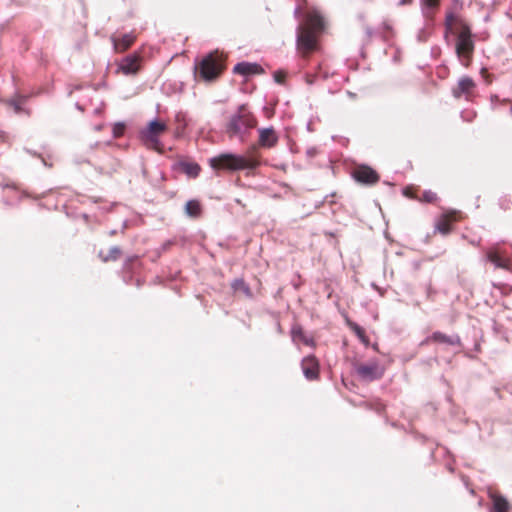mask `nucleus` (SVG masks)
Wrapping results in <instances>:
<instances>
[{
  "instance_id": "obj_1",
  "label": "nucleus",
  "mask_w": 512,
  "mask_h": 512,
  "mask_svg": "<svg viewBox=\"0 0 512 512\" xmlns=\"http://www.w3.org/2000/svg\"><path fill=\"white\" fill-rule=\"evenodd\" d=\"M326 28L322 14L312 9L304 14L297 28L296 49L302 58L308 59L320 49V37Z\"/></svg>"
},
{
  "instance_id": "obj_2",
  "label": "nucleus",
  "mask_w": 512,
  "mask_h": 512,
  "mask_svg": "<svg viewBox=\"0 0 512 512\" xmlns=\"http://www.w3.org/2000/svg\"><path fill=\"white\" fill-rule=\"evenodd\" d=\"M446 29L456 35L455 51L463 66H470L475 44L469 25L458 15L449 12L445 19Z\"/></svg>"
},
{
  "instance_id": "obj_3",
  "label": "nucleus",
  "mask_w": 512,
  "mask_h": 512,
  "mask_svg": "<svg viewBox=\"0 0 512 512\" xmlns=\"http://www.w3.org/2000/svg\"><path fill=\"white\" fill-rule=\"evenodd\" d=\"M212 169L239 171L246 169H255L260 165V154L256 145H252L245 155H236L232 153H222L209 160Z\"/></svg>"
},
{
  "instance_id": "obj_4",
  "label": "nucleus",
  "mask_w": 512,
  "mask_h": 512,
  "mask_svg": "<svg viewBox=\"0 0 512 512\" xmlns=\"http://www.w3.org/2000/svg\"><path fill=\"white\" fill-rule=\"evenodd\" d=\"M225 69V57L214 51L202 58L195 66V77L206 82L217 79Z\"/></svg>"
},
{
  "instance_id": "obj_5",
  "label": "nucleus",
  "mask_w": 512,
  "mask_h": 512,
  "mask_svg": "<svg viewBox=\"0 0 512 512\" xmlns=\"http://www.w3.org/2000/svg\"><path fill=\"white\" fill-rule=\"evenodd\" d=\"M257 125V120L254 115L248 110L245 104L238 108L237 113L232 115L226 124V133L229 138L235 136H242L246 131L254 128Z\"/></svg>"
},
{
  "instance_id": "obj_6",
  "label": "nucleus",
  "mask_w": 512,
  "mask_h": 512,
  "mask_svg": "<svg viewBox=\"0 0 512 512\" xmlns=\"http://www.w3.org/2000/svg\"><path fill=\"white\" fill-rule=\"evenodd\" d=\"M167 131V125L158 120L151 121L147 128L141 132L142 140L145 145L158 152L163 151V146L160 143L159 137Z\"/></svg>"
},
{
  "instance_id": "obj_7",
  "label": "nucleus",
  "mask_w": 512,
  "mask_h": 512,
  "mask_svg": "<svg viewBox=\"0 0 512 512\" xmlns=\"http://www.w3.org/2000/svg\"><path fill=\"white\" fill-rule=\"evenodd\" d=\"M477 84L469 76L461 77L456 85L451 89V93L455 99H465L472 101L476 97Z\"/></svg>"
},
{
  "instance_id": "obj_8",
  "label": "nucleus",
  "mask_w": 512,
  "mask_h": 512,
  "mask_svg": "<svg viewBox=\"0 0 512 512\" xmlns=\"http://www.w3.org/2000/svg\"><path fill=\"white\" fill-rule=\"evenodd\" d=\"M142 56L140 53H133L126 56L119 64L118 71L125 75H135L141 69Z\"/></svg>"
},
{
  "instance_id": "obj_9",
  "label": "nucleus",
  "mask_w": 512,
  "mask_h": 512,
  "mask_svg": "<svg viewBox=\"0 0 512 512\" xmlns=\"http://www.w3.org/2000/svg\"><path fill=\"white\" fill-rule=\"evenodd\" d=\"M353 177L357 182L365 185H374L380 179L379 174L366 165L356 167L353 171Z\"/></svg>"
},
{
  "instance_id": "obj_10",
  "label": "nucleus",
  "mask_w": 512,
  "mask_h": 512,
  "mask_svg": "<svg viewBox=\"0 0 512 512\" xmlns=\"http://www.w3.org/2000/svg\"><path fill=\"white\" fill-rule=\"evenodd\" d=\"M278 142V135L274 128H261L259 129L258 145L263 148H272Z\"/></svg>"
},
{
  "instance_id": "obj_11",
  "label": "nucleus",
  "mask_w": 512,
  "mask_h": 512,
  "mask_svg": "<svg viewBox=\"0 0 512 512\" xmlns=\"http://www.w3.org/2000/svg\"><path fill=\"white\" fill-rule=\"evenodd\" d=\"M302 369L307 379L314 380L319 376V362L314 356H308L303 359Z\"/></svg>"
},
{
  "instance_id": "obj_12",
  "label": "nucleus",
  "mask_w": 512,
  "mask_h": 512,
  "mask_svg": "<svg viewBox=\"0 0 512 512\" xmlns=\"http://www.w3.org/2000/svg\"><path fill=\"white\" fill-rule=\"evenodd\" d=\"M111 40L113 42L115 52L123 53L134 44V42L136 40V36L133 35L132 33H127L119 38L112 36Z\"/></svg>"
},
{
  "instance_id": "obj_13",
  "label": "nucleus",
  "mask_w": 512,
  "mask_h": 512,
  "mask_svg": "<svg viewBox=\"0 0 512 512\" xmlns=\"http://www.w3.org/2000/svg\"><path fill=\"white\" fill-rule=\"evenodd\" d=\"M466 220V215L455 209L445 210L442 213V218L439 224H453L455 222H462Z\"/></svg>"
},
{
  "instance_id": "obj_14",
  "label": "nucleus",
  "mask_w": 512,
  "mask_h": 512,
  "mask_svg": "<svg viewBox=\"0 0 512 512\" xmlns=\"http://www.w3.org/2000/svg\"><path fill=\"white\" fill-rule=\"evenodd\" d=\"M233 71L240 75H252L262 72V68L260 65L255 63L241 62L235 65Z\"/></svg>"
},
{
  "instance_id": "obj_15",
  "label": "nucleus",
  "mask_w": 512,
  "mask_h": 512,
  "mask_svg": "<svg viewBox=\"0 0 512 512\" xmlns=\"http://www.w3.org/2000/svg\"><path fill=\"white\" fill-rule=\"evenodd\" d=\"M184 212L187 216L197 219L203 214V206L199 200L192 199L186 202Z\"/></svg>"
},
{
  "instance_id": "obj_16",
  "label": "nucleus",
  "mask_w": 512,
  "mask_h": 512,
  "mask_svg": "<svg viewBox=\"0 0 512 512\" xmlns=\"http://www.w3.org/2000/svg\"><path fill=\"white\" fill-rule=\"evenodd\" d=\"M490 498L493 503L494 512H508L509 503L504 497L497 494H490Z\"/></svg>"
},
{
  "instance_id": "obj_17",
  "label": "nucleus",
  "mask_w": 512,
  "mask_h": 512,
  "mask_svg": "<svg viewBox=\"0 0 512 512\" xmlns=\"http://www.w3.org/2000/svg\"><path fill=\"white\" fill-rule=\"evenodd\" d=\"M421 5L423 8L424 16L427 18H432L440 5V0H421Z\"/></svg>"
},
{
  "instance_id": "obj_18",
  "label": "nucleus",
  "mask_w": 512,
  "mask_h": 512,
  "mask_svg": "<svg viewBox=\"0 0 512 512\" xmlns=\"http://www.w3.org/2000/svg\"><path fill=\"white\" fill-rule=\"evenodd\" d=\"M437 199H438L437 194L435 192H433L432 190H422L420 188L417 201H420L423 203H435L437 201Z\"/></svg>"
},
{
  "instance_id": "obj_19",
  "label": "nucleus",
  "mask_w": 512,
  "mask_h": 512,
  "mask_svg": "<svg viewBox=\"0 0 512 512\" xmlns=\"http://www.w3.org/2000/svg\"><path fill=\"white\" fill-rule=\"evenodd\" d=\"M182 169L190 177H197L201 170L200 166L197 163L189 162L182 163Z\"/></svg>"
},
{
  "instance_id": "obj_20",
  "label": "nucleus",
  "mask_w": 512,
  "mask_h": 512,
  "mask_svg": "<svg viewBox=\"0 0 512 512\" xmlns=\"http://www.w3.org/2000/svg\"><path fill=\"white\" fill-rule=\"evenodd\" d=\"M419 190L420 187L409 185L403 189V195L406 196L407 198L418 200Z\"/></svg>"
},
{
  "instance_id": "obj_21",
  "label": "nucleus",
  "mask_w": 512,
  "mask_h": 512,
  "mask_svg": "<svg viewBox=\"0 0 512 512\" xmlns=\"http://www.w3.org/2000/svg\"><path fill=\"white\" fill-rule=\"evenodd\" d=\"M125 128V124L123 123L114 124L112 129L114 138H120L121 136H123Z\"/></svg>"
},
{
  "instance_id": "obj_22",
  "label": "nucleus",
  "mask_w": 512,
  "mask_h": 512,
  "mask_svg": "<svg viewBox=\"0 0 512 512\" xmlns=\"http://www.w3.org/2000/svg\"><path fill=\"white\" fill-rule=\"evenodd\" d=\"M431 339L436 342L452 343V341L446 335H443L441 333H434Z\"/></svg>"
},
{
  "instance_id": "obj_23",
  "label": "nucleus",
  "mask_w": 512,
  "mask_h": 512,
  "mask_svg": "<svg viewBox=\"0 0 512 512\" xmlns=\"http://www.w3.org/2000/svg\"><path fill=\"white\" fill-rule=\"evenodd\" d=\"M274 79L277 83L282 84L286 79V73L283 71H276L274 74Z\"/></svg>"
},
{
  "instance_id": "obj_24",
  "label": "nucleus",
  "mask_w": 512,
  "mask_h": 512,
  "mask_svg": "<svg viewBox=\"0 0 512 512\" xmlns=\"http://www.w3.org/2000/svg\"><path fill=\"white\" fill-rule=\"evenodd\" d=\"M354 331H355V333L357 334V336H358V337H359L363 342H365V343H367V342H368V340H367V338H366V335H365V332H364V330H363L362 328H360V327L356 326V327L354 328Z\"/></svg>"
},
{
  "instance_id": "obj_25",
  "label": "nucleus",
  "mask_w": 512,
  "mask_h": 512,
  "mask_svg": "<svg viewBox=\"0 0 512 512\" xmlns=\"http://www.w3.org/2000/svg\"><path fill=\"white\" fill-rule=\"evenodd\" d=\"M360 374L363 375V376H368V375H371L373 373L372 369L371 368H368V367H362L360 370H359Z\"/></svg>"
},
{
  "instance_id": "obj_26",
  "label": "nucleus",
  "mask_w": 512,
  "mask_h": 512,
  "mask_svg": "<svg viewBox=\"0 0 512 512\" xmlns=\"http://www.w3.org/2000/svg\"><path fill=\"white\" fill-rule=\"evenodd\" d=\"M21 102H14L15 109L18 111L20 109L19 105Z\"/></svg>"
}]
</instances>
